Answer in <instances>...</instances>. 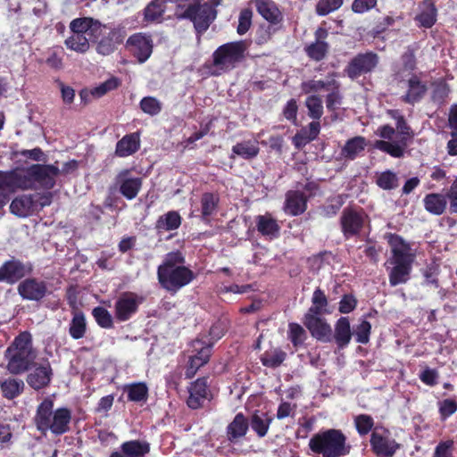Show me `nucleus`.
I'll return each instance as SVG.
<instances>
[{
	"instance_id": "c03bdc74",
	"label": "nucleus",
	"mask_w": 457,
	"mask_h": 457,
	"mask_svg": "<svg viewBox=\"0 0 457 457\" xmlns=\"http://www.w3.org/2000/svg\"><path fill=\"white\" fill-rule=\"evenodd\" d=\"M87 323L82 312H76L70 324L69 333L73 339H80L85 336Z\"/></svg>"
},
{
	"instance_id": "a211bd4d",
	"label": "nucleus",
	"mask_w": 457,
	"mask_h": 457,
	"mask_svg": "<svg viewBox=\"0 0 457 457\" xmlns=\"http://www.w3.org/2000/svg\"><path fill=\"white\" fill-rule=\"evenodd\" d=\"M120 193L128 200L136 198L142 187V179L130 177L129 170H121L117 176Z\"/></svg>"
},
{
	"instance_id": "c85d7f7f",
	"label": "nucleus",
	"mask_w": 457,
	"mask_h": 457,
	"mask_svg": "<svg viewBox=\"0 0 457 457\" xmlns=\"http://www.w3.org/2000/svg\"><path fill=\"white\" fill-rule=\"evenodd\" d=\"M249 428V420L242 414L237 413L227 428L228 438L235 442L243 437Z\"/></svg>"
},
{
	"instance_id": "e2e57ef3",
	"label": "nucleus",
	"mask_w": 457,
	"mask_h": 457,
	"mask_svg": "<svg viewBox=\"0 0 457 457\" xmlns=\"http://www.w3.org/2000/svg\"><path fill=\"white\" fill-rule=\"evenodd\" d=\"M252 16L253 12L250 9L246 8L241 11L237 26L238 34L243 35L249 29L252 23Z\"/></svg>"
},
{
	"instance_id": "680f3d73",
	"label": "nucleus",
	"mask_w": 457,
	"mask_h": 457,
	"mask_svg": "<svg viewBox=\"0 0 457 457\" xmlns=\"http://www.w3.org/2000/svg\"><path fill=\"white\" fill-rule=\"evenodd\" d=\"M326 98V105L328 110H335L342 103V96L339 92V83L337 81V87L330 88Z\"/></svg>"
},
{
	"instance_id": "3c124183",
	"label": "nucleus",
	"mask_w": 457,
	"mask_h": 457,
	"mask_svg": "<svg viewBox=\"0 0 457 457\" xmlns=\"http://www.w3.org/2000/svg\"><path fill=\"white\" fill-rule=\"evenodd\" d=\"M312 305L309 309L308 313H312L313 315L320 314L323 308L328 304L327 297L324 292L320 288H317L312 295Z\"/></svg>"
},
{
	"instance_id": "79ce46f5",
	"label": "nucleus",
	"mask_w": 457,
	"mask_h": 457,
	"mask_svg": "<svg viewBox=\"0 0 457 457\" xmlns=\"http://www.w3.org/2000/svg\"><path fill=\"white\" fill-rule=\"evenodd\" d=\"M181 224V218L176 212H169L168 213L161 216L156 223V228L159 230H173L177 229Z\"/></svg>"
},
{
	"instance_id": "69168bd1",
	"label": "nucleus",
	"mask_w": 457,
	"mask_h": 457,
	"mask_svg": "<svg viewBox=\"0 0 457 457\" xmlns=\"http://www.w3.org/2000/svg\"><path fill=\"white\" fill-rule=\"evenodd\" d=\"M453 446L452 440L439 443L435 449L434 457H453Z\"/></svg>"
},
{
	"instance_id": "423d86ee",
	"label": "nucleus",
	"mask_w": 457,
	"mask_h": 457,
	"mask_svg": "<svg viewBox=\"0 0 457 457\" xmlns=\"http://www.w3.org/2000/svg\"><path fill=\"white\" fill-rule=\"evenodd\" d=\"M211 4H194L188 5L183 13L176 12L179 19H189L194 22L195 29L199 32H204L210 24L216 18L215 6L219 5L221 0H210Z\"/></svg>"
},
{
	"instance_id": "5701e85b",
	"label": "nucleus",
	"mask_w": 457,
	"mask_h": 457,
	"mask_svg": "<svg viewBox=\"0 0 457 457\" xmlns=\"http://www.w3.org/2000/svg\"><path fill=\"white\" fill-rule=\"evenodd\" d=\"M307 208V198L306 195L295 191H288L286 195V201L284 204V211L286 213L297 216L305 212Z\"/></svg>"
},
{
	"instance_id": "58836bf2",
	"label": "nucleus",
	"mask_w": 457,
	"mask_h": 457,
	"mask_svg": "<svg viewBox=\"0 0 457 457\" xmlns=\"http://www.w3.org/2000/svg\"><path fill=\"white\" fill-rule=\"evenodd\" d=\"M219 200V196L212 193L203 194L200 201V217L203 220H208V218L216 212Z\"/></svg>"
},
{
	"instance_id": "603ef678",
	"label": "nucleus",
	"mask_w": 457,
	"mask_h": 457,
	"mask_svg": "<svg viewBox=\"0 0 457 457\" xmlns=\"http://www.w3.org/2000/svg\"><path fill=\"white\" fill-rule=\"evenodd\" d=\"M327 52L328 44L321 40H317L306 47L308 56L315 61L323 59Z\"/></svg>"
},
{
	"instance_id": "4468645a",
	"label": "nucleus",
	"mask_w": 457,
	"mask_h": 457,
	"mask_svg": "<svg viewBox=\"0 0 457 457\" xmlns=\"http://www.w3.org/2000/svg\"><path fill=\"white\" fill-rule=\"evenodd\" d=\"M342 231L346 237L357 235L365 222V215L351 209H345L340 219Z\"/></svg>"
},
{
	"instance_id": "5fc2aeb1",
	"label": "nucleus",
	"mask_w": 457,
	"mask_h": 457,
	"mask_svg": "<svg viewBox=\"0 0 457 457\" xmlns=\"http://www.w3.org/2000/svg\"><path fill=\"white\" fill-rule=\"evenodd\" d=\"M344 0H319L316 5V12L320 16H325L337 9L343 4Z\"/></svg>"
},
{
	"instance_id": "9b49d317",
	"label": "nucleus",
	"mask_w": 457,
	"mask_h": 457,
	"mask_svg": "<svg viewBox=\"0 0 457 457\" xmlns=\"http://www.w3.org/2000/svg\"><path fill=\"white\" fill-rule=\"evenodd\" d=\"M32 174L34 175L36 187L51 189L56 183L60 170L59 167L54 164H33Z\"/></svg>"
},
{
	"instance_id": "1a4fd4ad",
	"label": "nucleus",
	"mask_w": 457,
	"mask_h": 457,
	"mask_svg": "<svg viewBox=\"0 0 457 457\" xmlns=\"http://www.w3.org/2000/svg\"><path fill=\"white\" fill-rule=\"evenodd\" d=\"M142 298L131 292H125L119 295L114 303V316L119 321L129 320L137 311Z\"/></svg>"
},
{
	"instance_id": "0e129e2a",
	"label": "nucleus",
	"mask_w": 457,
	"mask_h": 457,
	"mask_svg": "<svg viewBox=\"0 0 457 457\" xmlns=\"http://www.w3.org/2000/svg\"><path fill=\"white\" fill-rule=\"evenodd\" d=\"M418 20L423 27H432L436 21V8L434 5L430 4L428 11L420 13Z\"/></svg>"
},
{
	"instance_id": "cd10ccee",
	"label": "nucleus",
	"mask_w": 457,
	"mask_h": 457,
	"mask_svg": "<svg viewBox=\"0 0 457 457\" xmlns=\"http://www.w3.org/2000/svg\"><path fill=\"white\" fill-rule=\"evenodd\" d=\"M350 321L347 317H341L335 325L334 338L338 348L346 347L352 338Z\"/></svg>"
},
{
	"instance_id": "bf43d9fd",
	"label": "nucleus",
	"mask_w": 457,
	"mask_h": 457,
	"mask_svg": "<svg viewBox=\"0 0 457 457\" xmlns=\"http://www.w3.org/2000/svg\"><path fill=\"white\" fill-rule=\"evenodd\" d=\"M356 429L361 435L368 434L373 425V419L370 415L361 414L355 417L354 419Z\"/></svg>"
},
{
	"instance_id": "a19ab883",
	"label": "nucleus",
	"mask_w": 457,
	"mask_h": 457,
	"mask_svg": "<svg viewBox=\"0 0 457 457\" xmlns=\"http://www.w3.org/2000/svg\"><path fill=\"white\" fill-rule=\"evenodd\" d=\"M24 388L21 379L8 378L1 383L3 395L7 399H13L20 395Z\"/></svg>"
},
{
	"instance_id": "6e6552de",
	"label": "nucleus",
	"mask_w": 457,
	"mask_h": 457,
	"mask_svg": "<svg viewBox=\"0 0 457 457\" xmlns=\"http://www.w3.org/2000/svg\"><path fill=\"white\" fill-rule=\"evenodd\" d=\"M370 445L378 457H392L401 446L391 436L388 430L373 431L370 436Z\"/></svg>"
},
{
	"instance_id": "6ab92c4d",
	"label": "nucleus",
	"mask_w": 457,
	"mask_h": 457,
	"mask_svg": "<svg viewBox=\"0 0 457 457\" xmlns=\"http://www.w3.org/2000/svg\"><path fill=\"white\" fill-rule=\"evenodd\" d=\"M193 348L197 353L190 357L189 364L186 370L187 378H192L196 373V370L208 361L211 355V344L203 345L202 340L197 339L194 341Z\"/></svg>"
},
{
	"instance_id": "a878e982",
	"label": "nucleus",
	"mask_w": 457,
	"mask_h": 457,
	"mask_svg": "<svg viewBox=\"0 0 457 457\" xmlns=\"http://www.w3.org/2000/svg\"><path fill=\"white\" fill-rule=\"evenodd\" d=\"M11 212L18 217H28L36 212L32 194L16 197L10 204Z\"/></svg>"
},
{
	"instance_id": "393cba45",
	"label": "nucleus",
	"mask_w": 457,
	"mask_h": 457,
	"mask_svg": "<svg viewBox=\"0 0 457 457\" xmlns=\"http://www.w3.org/2000/svg\"><path fill=\"white\" fill-rule=\"evenodd\" d=\"M12 176V191L16 189H34L36 183L34 175L32 174V165L23 170H16L11 171Z\"/></svg>"
},
{
	"instance_id": "052dcab7",
	"label": "nucleus",
	"mask_w": 457,
	"mask_h": 457,
	"mask_svg": "<svg viewBox=\"0 0 457 457\" xmlns=\"http://www.w3.org/2000/svg\"><path fill=\"white\" fill-rule=\"evenodd\" d=\"M164 12L162 4L158 1H154L149 4L145 10V17L147 21H155L159 19Z\"/></svg>"
},
{
	"instance_id": "ea45409f",
	"label": "nucleus",
	"mask_w": 457,
	"mask_h": 457,
	"mask_svg": "<svg viewBox=\"0 0 457 457\" xmlns=\"http://www.w3.org/2000/svg\"><path fill=\"white\" fill-rule=\"evenodd\" d=\"M425 208L428 212L439 215L442 214L446 206V200L443 195L429 194L424 199Z\"/></svg>"
},
{
	"instance_id": "f3484780",
	"label": "nucleus",
	"mask_w": 457,
	"mask_h": 457,
	"mask_svg": "<svg viewBox=\"0 0 457 457\" xmlns=\"http://www.w3.org/2000/svg\"><path fill=\"white\" fill-rule=\"evenodd\" d=\"M305 326L312 337L320 341L328 343L332 340V330L330 326L318 315L307 313L305 315Z\"/></svg>"
},
{
	"instance_id": "de8ad7c7",
	"label": "nucleus",
	"mask_w": 457,
	"mask_h": 457,
	"mask_svg": "<svg viewBox=\"0 0 457 457\" xmlns=\"http://www.w3.org/2000/svg\"><path fill=\"white\" fill-rule=\"evenodd\" d=\"M286 358V353L280 349H274L266 352L262 357V362L264 366L275 368L279 366Z\"/></svg>"
},
{
	"instance_id": "4c0bfd02",
	"label": "nucleus",
	"mask_w": 457,
	"mask_h": 457,
	"mask_svg": "<svg viewBox=\"0 0 457 457\" xmlns=\"http://www.w3.org/2000/svg\"><path fill=\"white\" fill-rule=\"evenodd\" d=\"M90 40L91 37H89L82 34L71 33V35L65 39L64 44L66 47L71 51L85 54L89 49Z\"/></svg>"
},
{
	"instance_id": "4d7b16f0",
	"label": "nucleus",
	"mask_w": 457,
	"mask_h": 457,
	"mask_svg": "<svg viewBox=\"0 0 457 457\" xmlns=\"http://www.w3.org/2000/svg\"><path fill=\"white\" fill-rule=\"evenodd\" d=\"M288 337L295 346H298L304 342L306 338V332L299 324L290 323Z\"/></svg>"
},
{
	"instance_id": "774afa93",
	"label": "nucleus",
	"mask_w": 457,
	"mask_h": 457,
	"mask_svg": "<svg viewBox=\"0 0 457 457\" xmlns=\"http://www.w3.org/2000/svg\"><path fill=\"white\" fill-rule=\"evenodd\" d=\"M439 411L442 417L445 419L457 411V403L453 399H445L440 403Z\"/></svg>"
},
{
	"instance_id": "f704fd0d",
	"label": "nucleus",
	"mask_w": 457,
	"mask_h": 457,
	"mask_svg": "<svg viewBox=\"0 0 457 457\" xmlns=\"http://www.w3.org/2000/svg\"><path fill=\"white\" fill-rule=\"evenodd\" d=\"M119 86V80L116 78H111L106 81L101 83L98 87H94L90 91L82 90L80 92V97L85 102L89 101L88 96H92L93 97H101L105 95L107 92L115 89Z\"/></svg>"
},
{
	"instance_id": "2eb2a0df",
	"label": "nucleus",
	"mask_w": 457,
	"mask_h": 457,
	"mask_svg": "<svg viewBox=\"0 0 457 457\" xmlns=\"http://www.w3.org/2000/svg\"><path fill=\"white\" fill-rule=\"evenodd\" d=\"M189 396L187 404L191 409L202 407L205 401L210 400V391L207 386V378H203L193 382L188 387Z\"/></svg>"
},
{
	"instance_id": "864d4df0",
	"label": "nucleus",
	"mask_w": 457,
	"mask_h": 457,
	"mask_svg": "<svg viewBox=\"0 0 457 457\" xmlns=\"http://www.w3.org/2000/svg\"><path fill=\"white\" fill-rule=\"evenodd\" d=\"M92 314L100 327L104 328H110L112 327V317L104 307L98 306L94 308Z\"/></svg>"
},
{
	"instance_id": "9d476101",
	"label": "nucleus",
	"mask_w": 457,
	"mask_h": 457,
	"mask_svg": "<svg viewBox=\"0 0 457 457\" xmlns=\"http://www.w3.org/2000/svg\"><path fill=\"white\" fill-rule=\"evenodd\" d=\"M126 45L140 63L148 60L152 54L154 46L151 37L143 33H136L130 36Z\"/></svg>"
},
{
	"instance_id": "e433bc0d",
	"label": "nucleus",
	"mask_w": 457,
	"mask_h": 457,
	"mask_svg": "<svg viewBox=\"0 0 457 457\" xmlns=\"http://www.w3.org/2000/svg\"><path fill=\"white\" fill-rule=\"evenodd\" d=\"M271 421L272 419L267 413L256 411L252 415L249 424L258 436L263 437L266 436Z\"/></svg>"
},
{
	"instance_id": "f8f14e48",
	"label": "nucleus",
	"mask_w": 457,
	"mask_h": 457,
	"mask_svg": "<svg viewBox=\"0 0 457 457\" xmlns=\"http://www.w3.org/2000/svg\"><path fill=\"white\" fill-rule=\"evenodd\" d=\"M31 267L22 263L21 262L12 259L6 261L0 267V282L7 284H14L26 275L29 274Z\"/></svg>"
},
{
	"instance_id": "2f4dec72",
	"label": "nucleus",
	"mask_w": 457,
	"mask_h": 457,
	"mask_svg": "<svg viewBox=\"0 0 457 457\" xmlns=\"http://www.w3.org/2000/svg\"><path fill=\"white\" fill-rule=\"evenodd\" d=\"M257 229L263 236L277 237L279 233V226L270 214L259 215L256 218Z\"/></svg>"
},
{
	"instance_id": "aec40b11",
	"label": "nucleus",
	"mask_w": 457,
	"mask_h": 457,
	"mask_svg": "<svg viewBox=\"0 0 457 457\" xmlns=\"http://www.w3.org/2000/svg\"><path fill=\"white\" fill-rule=\"evenodd\" d=\"M150 451L146 441L130 440L121 444L120 450L113 452L110 457H145Z\"/></svg>"
},
{
	"instance_id": "f03ea898",
	"label": "nucleus",
	"mask_w": 457,
	"mask_h": 457,
	"mask_svg": "<svg viewBox=\"0 0 457 457\" xmlns=\"http://www.w3.org/2000/svg\"><path fill=\"white\" fill-rule=\"evenodd\" d=\"M71 412L67 408H58L54 411V402L46 398L37 408L34 422L38 431L46 434L51 431L59 436L70 428Z\"/></svg>"
},
{
	"instance_id": "72a5a7b5",
	"label": "nucleus",
	"mask_w": 457,
	"mask_h": 457,
	"mask_svg": "<svg viewBox=\"0 0 457 457\" xmlns=\"http://www.w3.org/2000/svg\"><path fill=\"white\" fill-rule=\"evenodd\" d=\"M259 154V147L257 141H243L236 144L232 147V154L230 158H234V155L240 156L244 159H253Z\"/></svg>"
},
{
	"instance_id": "37998d69",
	"label": "nucleus",
	"mask_w": 457,
	"mask_h": 457,
	"mask_svg": "<svg viewBox=\"0 0 457 457\" xmlns=\"http://www.w3.org/2000/svg\"><path fill=\"white\" fill-rule=\"evenodd\" d=\"M335 87H337V80L333 79H328L326 80H309L302 84V90L305 94L322 90L328 91L330 88Z\"/></svg>"
},
{
	"instance_id": "bb28decb",
	"label": "nucleus",
	"mask_w": 457,
	"mask_h": 457,
	"mask_svg": "<svg viewBox=\"0 0 457 457\" xmlns=\"http://www.w3.org/2000/svg\"><path fill=\"white\" fill-rule=\"evenodd\" d=\"M70 29L71 33L92 37L95 33L101 29V24L92 18H78L71 22Z\"/></svg>"
},
{
	"instance_id": "8fccbe9b",
	"label": "nucleus",
	"mask_w": 457,
	"mask_h": 457,
	"mask_svg": "<svg viewBox=\"0 0 457 457\" xmlns=\"http://www.w3.org/2000/svg\"><path fill=\"white\" fill-rule=\"evenodd\" d=\"M450 92L448 85L444 80L435 81L432 84L431 98L436 104H442Z\"/></svg>"
},
{
	"instance_id": "dca6fc26",
	"label": "nucleus",
	"mask_w": 457,
	"mask_h": 457,
	"mask_svg": "<svg viewBox=\"0 0 457 457\" xmlns=\"http://www.w3.org/2000/svg\"><path fill=\"white\" fill-rule=\"evenodd\" d=\"M20 295L26 300L39 301L47 292L46 284L37 278H26L18 286Z\"/></svg>"
},
{
	"instance_id": "a18cd8bd",
	"label": "nucleus",
	"mask_w": 457,
	"mask_h": 457,
	"mask_svg": "<svg viewBox=\"0 0 457 457\" xmlns=\"http://www.w3.org/2000/svg\"><path fill=\"white\" fill-rule=\"evenodd\" d=\"M124 391L128 399L132 402H142L147 399L148 388L145 383H133L127 385Z\"/></svg>"
},
{
	"instance_id": "c756f323",
	"label": "nucleus",
	"mask_w": 457,
	"mask_h": 457,
	"mask_svg": "<svg viewBox=\"0 0 457 457\" xmlns=\"http://www.w3.org/2000/svg\"><path fill=\"white\" fill-rule=\"evenodd\" d=\"M140 145L139 136L137 133L126 135L116 145V154L126 157L136 153Z\"/></svg>"
},
{
	"instance_id": "20e7f679",
	"label": "nucleus",
	"mask_w": 457,
	"mask_h": 457,
	"mask_svg": "<svg viewBox=\"0 0 457 457\" xmlns=\"http://www.w3.org/2000/svg\"><path fill=\"white\" fill-rule=\"evenodd\" d=\"M309 447L322 457H341L349 453L345 436L333 428L313 435L309 441Z\"/></svg>"
},
{
	"instance_id": "c9c22d12",
	"label": "nucleus",
	"mask_w": 457,
	"mask_h": 457,
	"mask_svg": "<svg viewBox=\"0 0 457 457\" xmlns=\"http://www.w3.org/2000/svg\"><path fill=\"white\" fill-rule=\"evenodd\" d=\"M388 243L391 247L393 256L390 260H403L405 258H411L410 248L407 244L403 242L402 237L396 235H390Z\"/></svg>"
},
{
	"instance_id": "f257e3e1",
	"label": "nucleus",
	"mask_w": 457,
	"mask_h": 457,
	"mask_svg": "<svg viewBox=\"0 0 457 457\" xmlns=\"http://www.w3.org/2000/svg\"><path fill=\"white\" fill-rule=\"evenodd\" d=\"M157 275L162 287L173 292L188 285L195 278V273L185 266V257L179 251L166 254L162 264L158 267Z\"/></svg>"
},
{
	"instance_id": "39448f33",
	"label": "nucleus",
	"mask_w": 457,
	"mask_h": 457,
	"mask_svg": "<svg viewBox=\"0 0 457 457\" xmlns=\"http://www.w3.org/2000/svg\"><path fill=\"white\" fill-rule=\"evenodd\" d=\"M246 51L243 41L231 42L219 46L213 53V66L220 71L236 68L245 59Z\"/></svg>"
},
{
	"instance_id": "412c9836",
	"label": "nucleus",
	"mask_w": 457,
	"mask_h": 457,
	"mask_svg": "<svg viewBox=\"0 0 457 457\" xmlns=\"http://www.w3.org/2000/svg\"><path fill=\"white\" fill-rule=\"evenodd\" d=\"M52 369L48 361L37 366L27 377V383L34 389H41L51 381Z\"/></svg>"
},
{
	"instance_id": "473e14b6",
	"label": "nucleus",
	"mask_w": 457,
	"mask_h": 457,
	"mask_svg": "<svg viewBox=\"0 0 457 457\" xmlns=\"http://www.w3.org/2000/svg\"><path fill=\"white\" fill-rule=\"evenodd\" d=\"M365 146L366 139L363 137H354L345 143L340 155L343 159L353 160L364 150Z\"/></svg>"
},
{
	"instance_id": "13d9d810",
	"label": "nucleus",
	"mask_w": 457,
	"mask_h": 457,
	"mask_svg": "<svg viewBox=\"0 0 457 457\" xmlns=\"http://www.w3.org/2000/svg\"><path fill=\"white\" fill-rule=\"evenodd\" d=\"M371 325L367 320H362L353 330V335L360 344H367L370 340Z\"/></svg>"
},
{
	"instance_id": "0eeeda50",
	"label": "nucleus",
	"mask_w": 457,
	"mask_h": 457,
	"mask_svg": "<svg viewBox=\"0 0 457 457\" xmlns=\"http://www.w3.org/2000/svg\"><path fill=\"white\" fill-rule=\"evenodd\" d=\"M390 114L393 118L396 119L398 139L394 141L376 140L373 146L395 158H400L403 155L404 149L407 145L406 138L410 136V128L406 124L403 117L399 115L397 111H390Z\"/></svg>"
},
{
	"instance_id": "6e6d98bb",
	"label": "nucleus",
	"mask_w": 457,
	"mask_h": 457,
	"mask_svg": "<svg viewBox=\"0 0 457 457\" xmlns=\"http://www.w3.org/2000/svg\"><path fill=\"white\" fill-rule=\"evenodd\" d=\"M141 110L151 116L158 114L162 110L161 103L154 97H144L140 102Z\"/></svg>"
},
{
	"instance_id": "49530a36",
	"label": "nucleus",
	"mask_w": 457,
	"mask_h": 457,
	"mask_svg": "<svg viewBox=\"0 0 457 457\" xmlns=\"http://www.w3.org/2000/svg\"><path fill=\"white\" fill-rule=\"evenodd\" d=\"M399 181L396 173L386 170L378 174L377 185L384 190H392L398 187Z\"/></svg>"
},
{
	"instance_id": "338daca9",
	"label": "nucleus",
	"mask_w": 457,
	"mask_h": 457,
	"mask_svg": "<svg viewBox=\"0 0 457 457\" xmlns=\"http://www.w3.org/2000/svg\"><path fill=\"white\" fill-rule=\"evenodd\" d=\"M32 196L35 203L36 212H38L44 207L50 205L52 203V193H35L32 194Z\"/></svg>"
},
{
	"instance_id": "09e8293b",
	"label": "nucleus",
	"mask_w": 457,
	"mask_h": 457,
	"mask_svg": "<svg viewBox=\"0 0 457 457\" xmlns=\"http://www.w3.org/2000/svg\"><path fill=\"white\" fill-rule=\"evenodd\" d=\"M305 105L308 109V115L313 120H319L323 114V105L321 98L317 96L307 97Z\"/></svg>"
},
{
	"instance_id": "7c9ffc66",
	"label": "nucleus",
	"mask_w": 457,
	"mask_h": 457,
	"mask_svg": "<svg viewBox=\"0 0 457 457\" xmlns=\"http://www.w3.org/2000/svg\"><path fill=\"white\" fill-rule=\"evenodd\" d=\"M258 12L268 21L278 23L280 21V12L270 0H254Z\"/></svg>"
},
{
	"instance_id": "b1692460",
	"label": "nucleus",
	"mask_w": 457,
	"mask_h": 457,
	"mask_svg": "<svg viewBox=\"0 0 457 457\" xmlns=\"http://www.w3.org/2000/svg\"><path fill=\"white\" fill-rule=\"evenodd\" d=\"M427 92V86L418 77L411 76L407 80V91L402 96L403 102L414 104L420 102Z\"/></svg>"
},
{
	"instance_id": "7ed1b4c3",
	"label": "nucleus",
	"mask_w": 457,
	"mask_h": 457,
	"mask_svg": "<svg viewBox=\"0 0 457 457\" xmlns=\"http://www.w3.org/2000/svg\"><path fill=\"white\" fill-rule=\"evenodd\" d=\"M5 357L10 373L21 374L28 370L37 357L32 347L31 335L29 332H22L15 337L7 348Z\"/></svg>"
},
{
	"instance_id": "4be33fe9",
	"label": "nucleus",
	"mask_w": 457,
	"mask_h": 457,
	"mask_svg": "<svg viewBox=\"0 0 457 457\" xmlns=\"http://www.w3.org/2000/svg\"><path fill=\"white\" fill-rule=\"evenodd\" d=\"M412 262L411 258L399 260H390V263L394 265L389 273L390 285L395 287L399 284L405 283L409 278Z\"/></svg>"
},
{
	"instance_id": "ddd939ff",
	"label": "nucleus",
	"mask_w": 457,
	"mask_h": 457,
	"mask_svg": "<svg viewBox=\"0 0 457 457\" xmlns=\"http://www.w3.org/2000/svg\"><path fill=\"white\" fill-rule=\"evenodd\" d=\"M378 63L377 55L372 53L361 54L355 56L348 64L345 72L354 79L363 73L370 71Z\"/></svg>"
}]
</instances>
